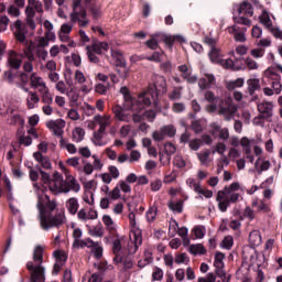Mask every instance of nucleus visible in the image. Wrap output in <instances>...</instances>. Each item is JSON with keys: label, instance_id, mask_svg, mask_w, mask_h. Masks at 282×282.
Listing matches in <instances>:
<instances>
[{"label": "nucleus", "instance_id": "5", "mask_svg": "<svg viewBox=\"0 0 282 282\" xmlns=\"http://www.w3.org/2000/svg\"><path fill=\"white\" fill-rule=\"evenodd\" d=\"M282 74V65L276 64L275 67L271 66L264 70V76L269 80H271V87L275 91V96H279L282 91V84H281V76L279 73Z\"/></svg>", "mask_w": 282, "mask_h": 282}, {"label": "nucleus", "instance_id": "28", "mask_svg": "<svg viewBox=\"0 0 282 282\" xmlns=\"http://www.w3.org/2000/svg\"><path fill=\"white\" fill-rule=\"evenodd\" d=\"M79 207L80 205L78 204V198L70 197L68 200H66V208L69 215H76V213H78Z\"/></svg>", "mask_w": 282, "mask_h": 282}, {"label": "nucleus", "instance_id": "10", "mask_svg": "<svg viewBox=\"0 0 282 282\" xmlns=\"http://www.w3.org/2000/svg\"><path fill=\"white\" fill-rule=\"evenodd\" d=\"M239 111L237 105L232 102L231 98L225 100V104L219 105L218 113L219 116H224L225 120L229 122V120L235 118V113Z\"/></svg>", "mask_w": 282, "mask_h": 282}, {"label": "nucleus", "instance_id": "11", "mask_svg": "<svg viewBox=\"0 0 282 282\" xmlns=\"http://www.w3.org/2000/svg\"><path fill=\"white\" fill-rule=\"evenodd\" d=\"M0 116H2L3 118L4 116H9L7 119V123L11 127H14L17 124H21V127H23L25 124V119L17 113L14 107H8L6 111L0 110Z\"/></svg>", "mask_w": 282, "mask_h": 282}, {"label": "nucleus", "instance_id": "63", "mask_svg": "<svg viewBox=\"0 0 282 282\" xmlns=\"http://www.w3.org/2000/svg\"><path fill=\"white\" fill-rule=\"evenodd\" d=\"M188 147L192 151H199V149L202 148V140L199 139L191 140L188 142Z\"/></svg>", "mask_w": 282, "mask_h": 282}, {"label": "nucleus", "instance_id": "4", "mask_svg": "<svg viewBox=\"0 0 282 282\" xmlns=\"http://www.w3.org/2000/svg\"><path fill=\"white\" fill-rule=\"evenodd\" d=\"M83 0H73V12L70 13L72 23H78L79 28H87L89 20L87 19V10L82 4Z\"/></svg>", "mask_w": 282, "mask_h": 282}, {"label": "nucleus", "instance_id": "42", "mask_svg": "<svg viewBox=\"0 0 282 282\" xmlns=\"http://www.w3.org/2000/svg\"><path fill=\"white\" fill-rule=\"evenodd\" d=\"M167 206L170 208V210H172V213H182L184 210V202L183 200H178V202H169Z\"/></svg>", "mask_w": 282, "mask_h": 282}, {"label": "nucleus", "instance_id": "22", "mask_svg": "<svg viewBox=\"0 0 282 282\" xmlns=\"http://www.w3.org/2000/svg\"><path fill=\"white\" fill-rule=\"evenodd\" d=\"M237 14H243L245 17H252L254 14V9L252 8V4L250 2L243 1L237 8Z\"/></svg>", "mask_w": 282, "mask_h": 282}, {"label": "nucleus", "instance_id": "64", "mask_svg": "<svg viewBox=\"0 0 282 282\" xmlns=\"http://www.w3.org/2000/svg\"><path fill=\"white\" fill-rule=\"evenodd\" d=\"M213 153H219V155H224V153H226V143L224 142L216 143Z\"/></svg>", "mask_w": 282, "mask_h": 282}, {"label": "nucleus", "instance_id": "23", "mask_svg": "<svg viewBox=\"0 0 282 282\" xmlns=\"http://www.w3.org/2000/svg\"><path fill=\"white\" fill-rule=\"evenodd\" d=\"M270 166H272L270 161L261 158H258L254 163L256 171L259 175H261V173H263L264 171H270Z\"/></svg>", "mask_w": 282, "mask_h": 282}, {"label": "nucleus", "instance_id": "13", "mask_svg": "<svg viewBox=\"0 0 282 282\" xmlns=\"http://www.w3.org/2000/svg\"><path fill=\"white\" fill-rule=\"evenodd\" d=\"M11 30L17 41H19V43H25V34H28V26L23 24V21L17 20L11 25Z\"/></svg>", "mask_w": 282, "mask_h": 282}, {"label": "nucleus", "instance_id": "62", "mask_svg": "<svg viewBox=\"0 0 282 282\" xmlns=\"http://www.w3.org/2000/svg\"><path fill=\"white\" fill-rule=\"evenodd\" d=\"M80 237H83V230L80 228L74 229V231H73V239H74L73 247L74 248L80 241Z\"/></svg>", "mask_w": 282, "mask_h": 282}, {"label": "nucleus", "instance_id": "31", "mask_svg": "<svg viewBox=\"0 0 282 282\" xmlns=\"http://www.w3.org/2000/svg\"><path fill=\"white\" fill-rule=\"evenodd\" d=\"M210 153L209 149H205L197 153L202 166H208V164H210Z\"/></svg>", "mask_w": 282, "mask_h": 282}, {"label": "nucleus", "instance_id": "37", "mask_svg": "<svg viewBox=\"0 0 282 282\" xmlns=\"http://www.w3.org/2000/svg\"><path fill=\"white\" fill-rule=\"evenodd\" d=\"M111 56L116 61L117 67H124L127 65V61L124 59V55L120 51H111Z\"/></svg>", "mask_w": 282, "mask_h": 282}, {"label": "nucleus", "instance_id": "1", "mask_svg": "<svg viewBox=\"0 0 282 282\" xmlns=\"http://www.w3.org/2000/svg\"><path fill=\"white\" fill-rule=\"evenodd\" d=\"M36 208L40 213V226L43 230H50V228H61L63 224L67 223V217H65V210L61 209L54 215V210L58 208V203L56 199L50 198L45 195L43 199H39Z\"/></svg>", "mask_w": 282, "mask_h": 282}, {"label": "nucleus", "instance_id": "9", "mask_svg": "<svg viewBox=\"0 0 282 282\" xmlns=\"http://www.w3.org/2000/svg\"><path fill=\"white\" fill-rule=\"evenodd\" d=\"M177 129L173 124H166L152 133L154 142H162L166 138H175Z\"/></svg>", "mask_w": 282, "mask_h": 282}, {"label": "nucleus", "instance_id": "57", "mask_svg": "<svg viewBox=\"0 0 282 282\" xmlns=\"http://www.w3.org/2000/svg\"><path fill=\"white\" fill-rule=\"evenodd\" d=\"M94 162H93V169L95 171H102V166H105V164L102 163V161L98 158V155L94 154L91 155Z\"/></svg>", "mask_w": 282, "mask_h": 282}, {"label": "nucleus", "instance_id": "49", "mask_svg": "<svg viewBox=\"0 0 282 282\" xmlns=\"http://www.w3.org/2000/svg\"><path fill=\"white\" fill-rule=\"evenodd\" d=\"M182 89H184L182 86L174 87L173 91L169 95L170 100H181Z\"/></svg>", "mask_w": 282, "mask_h": 282}, {"label": "nucleus", "instance_id": "41", "mask_svg": "<svg viewBox=\"0 0 282 282\" xmlns=\"http://www.w3.org/2000/svg\"><path fill=\"white\" fill-rule=\"evenodd\" d=\"M158 217V206H151L145 213V219L149 221V224H153L155 221V218Z\"/></svg>", "mask_w": 282, "mask_h": 282}, {"label": "nucleus", "instance_id": "54", "mask_svg": "<svg viewBox=\"0 0 282 282\" xmlns=\"http://www.w3.org/2000/svg\"><path fill=\"white\" fill-rule=\"evenodd\" d=\"M89 235L91 237H102L105 235V230L102 229V225H97L93 229L89 230Z\"/></svg>", "mask_w": 282, "mask_h": 282}, {"label": "nucleus", "instance_id": "52", "mask_svg": "<svg viewBox=\"0 0 282 282\" xmlns=\"http://www.w3.org/2000/svg\"><path fill=\"white\" fill-rule=\"evenodd\" d=\"M226 259V254L221 252H216L214 265L215 268H224V260Z\"/></svg>", "mask_w": 282, "mask_h": 282}, {"label": "nucleus", "instance_id": "59", "mask_svg": "<svg viewBox=\"0 0 282 282\" xmlns=\"http://www.w3.org/2000/svg\"><path fill=\"white\" fill-rule=\"evenodd\" d=\"M19 6H14V4H11L9 8H8V14L10 17H14V18H19L21 17V10H19Z\"/></svg>", "mask_w": 282, "mask_h": 282}, {"label": "nucleus", "instance_id": "19", "mask_svg": "<svg viewBox=\"0 0 282 282\" xmlns=\"http://www.w3.org/2000/svg\"><path fill=\"white\" fill-rule=\"evenodd\" d=\"M127 109H124V104L123 107L120 105H115L112 107V113H115L116 120H119V122H129L130 117L129 115L124 113Z\"/></svg>", "mask_w": 282, "mask_h": 282}, {"label": "nucleus", "instance_id": "36", "mask_svg": "<svg viewBox=\"0 0 282 282\" xmlns=\"http://www.w3.org/2000/svg\"><path fill=\"white\" fill-rule=\"evenodd\" d=\"M208 56H209V61H212V63L219 64L221 62V50H219V47H217V46L214 48H210Z\"/></svg>", "mask_w": 282, "mask_h": 282}, {"label": "nucleus", "instance_id": "17", "mask_svg": "<svg viewBox=\"0 0 282 282\" xmlns=\"http://www.w3.org/2000/svg\"><path fill=\"white\" fill-rule=\"evenodd\" d=\"M217 83V79L215 78V75L206 73L204 77L198 79V87L202 91L206 89H210V87L215 86Z\"/></svg>", "mask_w": 282, "mask_h": 282}, {"label": "nucleus", "instance_id": "26", "mask_svg": "<svg viewBox=\"0 0 282 282\" xmlns=\"http://www.w3.org/2000/svg\"><path fill=\"white\" fill-rule=\"evenodd\" d=\"M120 94L123 95V100H124V109L127 111L130 110V106L133 104V97L131 96V93L129 91V88L127 86H123L120 88Z\"/></svg>", "mask_w": 282, "mask_h": 282}, {"label": "nucleus", "instance_id": "55", "mask_svg": "<svg viewBox=\"0 0 282 282\" xmlns=\"http://www.w3.org/2000/svg\"><path fill=\"white\" fill-rule=\"evenodd\" d=\"M235 243V240L232 239V236H226L224 240L221 241L220 246L221 248H225L226 250H230Z\"/></svg>", "mask_w": 282, "mask_h": 282}, {"label": "nucleus", "instance_id": "7", "mask_svg": "<svg viewBox=\"0 0 282 282\" xmlns=\"http://www.w3.org/2000/svg\"><path fill=\"white\" fill-rule=\"evenodd\" d=\"M43 2L39 0L25 8V23L30 30H36V22L34 21V17H36V13L43 14Z\"/></svg>", "mask_w": 282, "mask_h": 282}, {"label": "nucleus", "instance_id": "14", "mask_svg": "<svg viewBox=\"0 0 282 282\" xmlns=\"http://www.w3.org/2000/svg\"><path fill=\"white\" fill-rule=\"evenodd\" d=\"M47 129L52 131L57 138H63V129H65V120H50L46 122Z\"/></svg>", "mask_w": 282, "mask_h": 282}, {"label": "nucleus", "instance_id": "20", "mask_svg": "<svg viewBox=\"0 0 282 282\" xmlns=\"http://www.w3.org/2000/svg\"><path fill=\"white\" fill-rule=\"evenodd\" d=\"M95 122L99 124L98 131H107V127L111 126V116L109 115H96L95 116Z\"/></svg>", "mask_w": 282, "mask_h": 282}, {"label": "nucleus", "instance_id": "44", "mask_svg": "<svg viewBox=\"0 0 282 282\" xmlns=\"http://www.w3.org/2000/svg\"><path fill=\"white\" fill-rule=\"evenodd\" d=\"M188 252L191 254H206V248L202 243L191 245L188 248Z\"/></svg>", "mask_w": 282, "mask_h": 282}, {"label": "nucleus", "instance_id": "30", "mask_svg": "<svg viewBox=\"0 0 282 282\" xmlns=\"http://www.w3.org/2000/svg\"><path fill=\"white\" fill-rule=\"evenodd\" d=\"M246 85V79L239 77L235 80H229L226 83V89L228 91H235V89H239L240 87H243Z\"/></svg>", "mask_w": 282, "mask_h": 282}, {"label": "nucleus", "instance_id": "45", "mask_svg": "<svg viewBox=\"0 0 282 282\" xmlns=\"http://www.w3.org/2000/svg\"><path fill=\"white\" fill-rule=\"evenodd\" d=\"M260 23L267 28V30H272V20L270 19V14L267 11H263L260 15Z\"/></svg>", "mask_w": 282, "mask_h": 282}, {"label": "nucleus", "instance_id": "15", "mask_svg": "<svg viewBox=\"0 0 282 282\" xmlns=\"http://www.w3.org/2000/svg\"><path fill=\"white\" fill-rule=\"evenodd\" d=\"M22 89L26 95V107L28 109H34L39 102H41V97L36 90H30V88L23 86Z\"/></svg>", "mask_w": 282, "mask_h": 282}, {"label": "nucleus", "instance_id": "3", "mask_svg": "<svg viewBox=\"0 0 282 282\" xmlns=\"http://www.w3.org/2000/svg\"><path fill=\"white\" fill-rule=\"evenodd\" d=\"M45 250L42 246H36L33 250V261L26 263L30 272V282H45V268L43 267V254Z\"/></svg>", "mask_w": 282, "mask_h": 282}, {"label": "nucleus", "instance_id": "51", "mask_svg": "<svg viewBox=\"0 0 282 282\" xmlns=\"http://www.w3.org/2000/svg\"><path fill=\"white\" fill-rule=\"evenodd\" d=\"M94 246H96V242L91 238H86L80 240L75 248H93Z\"/></svg>", "mask_w": 282, "mask_h": 282}, {"label": "nucleus", "instance_id": "21", "mask_svg": "<svg viewBox=\"0 0 282 282\" xmlns=\"http://www.w3.org/2000/svg\"><path fill=\"white\" fill-rule=\"evenodd\" d=\"M248 29H242L241 32H239V28L237 25L227 28V31L229 34H234V39L237 43H246V31Z\"/></svg>", "mask_w": 282, "mask_h": 282}, {"label": "nucleus", "instance_id": "29", "mask_svg": "<svg viewBox=\"0 0 282 282\" xmlns=\"http://www.w3.org/2000/svg\"><path fill=\"white\" fill-rule=\"evenodd\" d=\"M39 94H41V100L44 105L54 104V97L52 96V93H50V87L46 86L44 89L40 90Z\"/></svg>", "mask_w": 282, "mask_h": 282}, {"label": "nucleus", "instance_id": "16", "mask_svg": "<svg viewBox=\"0 0 282 282\" xmlns=\"http://www.w3.org/2000/svg\"><path fill=\"white\" fill-rule=\"evenodd\" d=\"M23 64V61L19 58V53L15 51H8V59L7 65L11 69H21V65Z\"/></svg>", "mask_w": 282, "mask_h": 282}, {"label": "nucleus", "instance_id": "12", "mask_svg": "<svg viewBox=\"0 0 282 282\" xmlns=\"http://www.w3.org/2000/svg\"><path fill=\"white\" fill-rule=\"evenodd\" d=\"M257 109L260 113V118L267 120V122H272V117L274 116V102L273 101H265L257 105Z\"/></svg>", "mask_w": 282, "mask_h": 282}, {"label": "nucleus", "instance_id": "39", "mask_svg": "<svg viewBox=\"0 0 282 282\" xmlns=\"http://www.w3.org/2000/svg\"><path fill=\"white\" fill-rule=\"evenodd\" d=\"M59 147L62 148V149H66V151L68 152V153H70V155H74V154H76L77 153V149H76V145L74 144V143H69V142H67V140H65V139H63V138H61V140H59Z\"/></svg>", "mask_w": 282, "mask_h": 282}, {"label": "nucleus", "instance_id": "34", "mask_svg": "<svg viewBox=\"0 0 282 282\" xmlns=\"http://www.w3.org/2000/svg\"><path fill=\"white\" fill-rule=\"evenodd\" d=\"M261 232L259 230H253L249 234V243H251L253 248L261 246Z\"/></svg>", "mask_w": 282, "mask_h": 282}, {"label": "nucleus", "instance_id": "50", "mask_svg": "<svg viewBox=\"0 0 282 282\" xmlns=\"http://www.w3.org/2000/svg\"><path fill=\"white\" fill-rule=\"evenodd\" d=\"M102 223L105 224L106 228H108V230H116V223H113L111 216L104 215Z\"/></svg>", "mask_w": 282, "mask_h": 282}, {"label": "nucleus", "instance_id": "33", "mask_svg": "<svg viewBox=\"0 0 282 282\" xmlns=\"http://www.w3.org/2000/svg\"><path fill=\"white\" fill-rule=\"evenodd\" d=\"M65 181L63 180V175L58 172H54L53 173V178L52 182L50 183V192L54 193V188L52 186H56L57 188H61V185L64 183Z\"/></svg>", "mask_w": 282, "mask_h": 282}, {"label": "nucleus", "instance_id": "8", "mask_svg": "<svg viewBox=\"0 0 282 282\" xmlns=\"http://www.w3.org/2000/svg\"><path fill=\"white\" fill-rule=\"evenodd\" d=\"M241 188V185L237 182L231 183L230 186H225L224 189L218 192V199L226 198L229 204H237L239 202V191Z\"/></svg>", "mask_w": 282, "mask_h": 282}, {"label": "nucleus", "instance_id": "58", "mask_svg": "<svg viewBox=\"0 0 282 282\" xmlns=\"http://www.w3.org/2000/svg\"><path fill=\"white\" fill-rule=\"evenodd\" d=\"M93 252L95 259H102V246H100V242H95V246L93 247Z\"/></svg>", "mask_w": 282, "mask_h": 282}, {"label": "nucleus", "instance_id": "43", "mask_svg": "<svg viewBox=\"0 0 282 282\" xmlns=\"http://www.w3.org/2000/svg\"><path fill=\"white\" fill-rule=\"evenodd\" d=\"M234 23H237L238 25H247L250 28L252 25V21L250 19L246 18L243 14H239L234 17Z\"/></svg>", "mask_w": 282, "mask_h": 282}, {"label": "nucleus", "instance_id": "47", "mask_svg": "<svg viewBox=\"0 0 282 282\" xmlns=\"http://www.w3.org/2000/svg\"><path fill=\"white\" fill-rule=\"evenodd\" d=\"M53 256L55 257V263H62L63 265H65L67 261V253H65V251H54Z\"/></svg>", "mask_w": 282, "mask_h": 282}, {"label": "nucleus", "instance_id": "40", "mask_svg": "<svg viewBox=\"0 0 282 282\" xmlns=\"http://www.w3.org/2000/svg\"><path fill=\"white\" fill-rule=\"evenodd\" d=\"M252 141L248 139V137H242L240 140V145L242 147V151L246 155H250L252 153Z\"/></svg>", "mask_w": 282, "mask_h": 282}, {"label": "nucleus", "instance_id": "25", "mask_svg": "<svg viewBox=\"0 0 282 282\" xmlns=\"http://www.w3.org/2000/svg\"><path fill=\"white\" fill-rule=\"evenodd\" d=\"M247 90L249 96H254L256 91H259L261 89V83L258 78H251L247 80Z\"/></svg>", "mask_w": 282, "mask_h": 282}, {"label": "nucleus", "instance_id": "18", "mask_svg": "<svg viewBox=\"0 0 282 282\" xmlns=\"http://www.w3.org/2000/svg\"><path fill=\"white\" fill-rule=\"evenodd\" d=\"M30 87L31 89H37V91H42V89H45L47 87V84L45 83V80H43V77L39 76L37 73H31Z\"/></svg>", "mask_w": 282, "mask_h": 282}, {"label": "nucleus", "instance_id": "56", "mask_svg": "<svg viewBox=\"0 0 282 282\" xmlns=\"http://www.w3.org/2000/svg\"><path fill=\"white\" fill-rule=\"evenodd\" d=\"M20 56L21 58H28V61H35L32 46H28L25 50H23V53H21Z\"/></svg>", "mask_w": 282, "mask_h": 282}, {"label": "nucleus", "instance_id": "24", "mask_svg": "<svg viewBox=\"0 0 282 282\" xmlns=\"http://www.w3.org/2000/svg\"><path fill=\"white\" fill-rule=\"evenodd\" d=\"M91 142L95 144V147H107V140H105V131H95Z\"/></svg>", "mask_w": 282, "mask_h": 282}, {"label": "nucleus", "instance_id": "61", "mask_svg": "<svg viewBox=\"0 0 282 282\" xmlns=\"http://www.w3.org/2000/svg\"><path fill=\"white\" fill-rule=\"evenodd\" d=\"M164 278V271L160 268H154L153 273H152V281H162Z\"/></svg>", "mask_w": 282, "mask_h": 282}, {"label": "nucleus", "instance_id": "35", "mask_svg": "<svg viewBox=\"0 0 282 282\" xmlns=\"http://www.w3.org/2000/svg\"><path fill=\"white\" fill-rule=\"evenodd\" d=\"M73 142H83L85 140V129L77 127L72 132Z\"/></svg>", "mask_w": 282, "mask_h": 282}, {"label": "nucleus", "instance_id": "2", "mask_svg": "<svg viewBox=\"0 0 282 282\" xmlns=\"http://www.w3.org/2000/svg\"><path fill=\"white\" fill-rule=\"evenodd\" d=\"M166 79L164 76L153 75L152 83L148 87V91L140 93L138 99H133L132 104L128 109L129 111H144L147 107H151V98L154 106L158 107V98L166 94Z\"/></svg>", "mask_w": 282, "mask_h": 282}, {"label": "nucleus", "instance_id": "6", "mask_svg": "<svg viewBox=\"0 0 282 282\" xmlns=\"http://www.w3.org/2000/svg\"><path fill=\"white\" fill-rule=\"evenodd\" d=\"M52 188L55 195H61V193L67 195V193H70V191L73 193H80V183H78V180H76V177L68 175L59 187L52 186Z\"/></svg>", "mask_w": 282, "mask_h": 282}, {"label": "nucleus", "instance_id": "60", "mask_svg": "<svg viewBox=\"0 0 282 282\" xmlns=\"http://www.w3.org/2000/svg\"><path fill=\"white\" fill-rule=\"evenodd\" d=\"M174 261L177 263V265H180L182 263H189L191 259L186 253H180L175 257Z\"/></svg>", "mask_w": 282, "mask_h": 282}, {"label": "nucleus", "instance_id": "27", "mask_svg": "<svg viewBox=\"0 0 282 282\" xmlns=\"http://www.w3.org/2000/svg\"><path fill=\"white\" fill-rule=\"evenodd\" d=\"M130 239L133 241V251L129 249V252H135L140 246H142V232L140 230L132 231Z\"/></svg>", "mask_w": 282, "mask_h": 282}, {"label": "nucleus", "instance_id": "38", "mask_svg": "<svg viewBox=\"0 0 282 282\" xmlns=\"http://www.w3.org/2000/svg\"><path fill=\"white\" fill-rule=\"evenodd\" d=\"M90 50H93L95 54H102V50L104 52L109 50V44L107 42H96L90 46Z\"/></svg>", "mask_w": 282, "mask_h": 282}, {"label": "nucleus", "instance_id": "32", "mask_svg": "<svg viewBox=\"0 0 282 282\" xmlns=\"http://www.w3.org/2000/svg\"><path fill=\"white\" fill-rule=\"evenodd\" d=\"M212 133L213 135L218 133L219 140H228V138H230V131H228V128H221L219 126H215Z\"/></svg>", "mask_w": 282, "mask_h": 282}, {"label": "nucleus", "instance_id": "53", "mask_svg": "<svg viewBox=\"0 0 282 282\" xmlns=\"http://www.w3.org/2000/svg\"><path fill=\"white\" fill-rule=\"evenodd\" d=\"M147 61H151L152 63H162V58H164L163 52H154L151 56L145 57Z\"/></svg>", "mask_w": 282, "mask_h": 282}, {"label": "nucleus", "instance_id": "46", "mask_svg": "<svg viewBox=\"0 0 282 282\" xmlns=\"http://www.w3.org/2000/svg\"><path fill=\"white\" fill-rule=\"evenodd\" d=\"M122 253V238L117 237L112 240V254Z\"/></svg>", "mask_w": 282, "mask_h": 282}, {"label": "nucleus", "instance_id": "48", "mask_svg": "<svg viewBox=\"0 0 282 282\" xmlns=\"http://www.w3.org/2000/svg\"><path fill=\"white\" fill-rule=\"evenodd\" d=\"M216 200L218 202V208L220 213H226L228 210V206H230V203L228 202L227 198H220L219 199V193L216 196Z\"/></svg>", "mask_w": 282, "mask_h": 282}]
</instances>
